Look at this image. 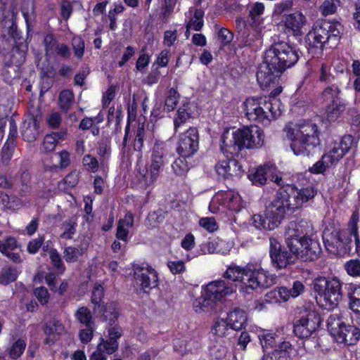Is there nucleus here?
<instances>
[{
    "instance_id": "f257e3e1",
    "label": "nucleus",
    "mask_w": 360,
    "mask_h": 360,
    "mask_svg": "<svg viewBox=\"0 0 360 360\" xmlns=\"http://www.w3.org/2000/svg\"><path fill=\"white\" fill-rule=\"evenodd\" d=\"M297 51L288 43L274 44L265 53L264 63L257 72V79L262 86L275 84L281 73L298 60Z\"/></svg>"
},
{
    "instance_id": "f03ea898",
    "label": "nucleus",
    "mask_w": 360,
    "mask_h": 360,
    "mask_svg": "<svg viewBox=\"0 0 360 360\" xmlns=\"http://www.w3.org/2000/svg\"><path fill=\"white\" fill-rule=\"evenodd\" d=\"M311 224L307 221H290L286 227L284 238L290 252L304 261L317 259L321 248L319 240L313 237Z\"/></svg>"
},
{
    "instance_id": "7ed1b4c3",
    "label": "nucleus",
    "mask_w": 360,
    "mask_h": 360,
    "mask_svg": "<svg viewBox=\"0 0 360 360\" xmlns=\"http://www.w3.org/2000/svg\"><path fill=\"white\" fill-rule=\"evenodd\" d=\"M224 277L233 282H240V290L246 293L269 288L277 281L276 274H270L260 264L252 262L243 267L231 264L227 267Z\"/></svg>"
},
{
    "instance_id": "20e7f679",
    "label": "nucleus",
    "mask_w": 360,
    "mask_h": 360,
    "mask_svg": "<svg viewBox=\"0 0 360 360\" xmlns=\"http://www.w3.org/2000/svg\"><path fill=\"white\" fill-rule=\"evenodd\" d=\"M264 142L262 130L256 125L238 129L231 134L226 129L221 136L222 153L236 155L244 148L261 147Z\"/></svg>"
},
{
    "instance_id": "39448f33",
    "label": "nucleus",
    "mask_w": 360,
    "mask_h": 360,
    "mask_svg": "<svg viewBox=\"0 0 360 360\" xmlns=\"http://www.w3.org/2000/svg\"><path fill=\"white\" fill-rule=\"evenodd\" d=\"M290 148L296 155H308L310 150L319 144L318 127L311 122L295 125L288 131Z\"/></svg>"
},
{
    "instance_id": "423d86ee",
    "label": "nucleus",
    "mask_w": 360,
    "mask_h": 360,
    "mask_svg": "<svg viewBox=\"0 0 360 360\" xmlns=\"http://www.w3.org/2000/svg\"><path fill=\"white\" fill-rule=\"evenodd\" d=\"M280 100L268 102L266 97L248 98L244 102L245 115L250 121L257 122L264 126L281 115Z\"/></svg>"
},
{
    "instance_id": "0eeeda50",
    "label": "nucleus",
    "mask_w": 360,
    "mask_h": 360,
    "mask_svg": "<svg viewBox=\"0 0 360 360\" xmlns=\"http://www.w3.org/2000/svg\"><path fill=\"white\" fill-rule=\"evenodd\" d=\"M314 289L318 295L317 302L324 309H335L342 300V284L337 278H318L314 283Z\"/></svg>"
},
{
    "instance_id": "6e6552de",
    "label": "nucleus",
    "mask_w": 360,
    "mask_h": 360,
    "mask_svg": "<svg viewBox=\"0 0 360 360\" xmlns=\"http://www.w3.org/2000/svg\"><path fill=\"white\" fill-rule=\"evenodd\" d=\"M327 327L338 343L354 345L360 340V329L354 325L345 323V319L341 313L330 314L327 320Z\"/></svg>"
},
{
    "instance_id": "1a4fd4ad",
    "label": "nucleus",
    "mask_w": 360,
    "mask_h": 360,
    "mask_svg": "<svg viewBox=\"0 0 360 360\" xmlns=\"http://www.w3.org/2000/svg\"><path fill=\"white\" fill-rule=\"evenodd\" d=\"M167 146L165 142L157 141L151 150L149 172L147 169L140 171L136 175L141 188L151 186L158 178L161 168L167 162Z\"/></svg>"
},
{
    "instance_id": "9d476101",
    "label": "nucleus",
    "mask_w": 360,
    "mask_h": 360,
    "mask_svg": "<svg viewBox=\"0 0 360 360\" xmlns=\"http://www.w3.org/2000/svg\"><path fill=\"white\" fill-rule=\"evenodd\" d=\"M289 210H294L290 194L286 188L280 189L266 206V214L271 219V227H278Z\"/></svg>"
},
{
    "instance_id": "9b49d317",
    "label": "nucleus",
    "mask_w": 360,
    "mask_h": 360,
    "mask_svg": "<svg viewBox=\"0 0 360 360\" xmlns=\"http://www.w3.org/2000/svg\"><path fill=\"white\" fill-rule=\"evenodd\" d=\"M319 314L311 306L301 312L300 319L294 324V333L300 338H307L321 324Z\"/></svg>"
},
{
    "instance_id": "f8f14e48",
    "label": "nucleus",
    "mask_w": 360,
    "mask_h": 360,
    "mask_svg": "<svg viewBox=\"0 0 360 360\" xmlns=\"http://www.w3.org/2000/svg\"><path fill=\"white\" fill-rule=\"evenodd\" d=\"M133 271L135 280L144 292H149L158 285V274L147 263L134 264Z\"/></svg>"
},
{
    "instance_id": "ddd939ff",
    "label": "nucleus",
    "mask_w": 360,
    "mask_h": 360,
    "mask_svg": "<svg viewBox=\"0 0 360 360\" xmlns=\"http://www.w3.org/2000/svg\"><path fill=\"white\" fill-rule=\"evenodd\" d=\"M103 297V286L100 284H95L91 296V302L94 304V312L96 314L101 316L103 321H106L109 320L110 322H115L119 316L117 305L113 303L104 305L102 302Z\"/></svg>"
},
{
    "instance_id": "4468645a",
    "label": "nucleus",
    "mask_w": 360,
    "mask_h": 360,
    "mask_svg": "<svg viewBox=\"0 0 360 360\" xmlns=\"http://www.w3.org/2000/svg\"><path fill=\"white\" fill-rule=\"evenodd\" d=\"M241 206V198L238 193L233 191H219L212 197L209 209L213 213L219 211L220 207L238 212Z\"/></svg>"
},
{
    "instance_id": "2eb2a0df",
    "label": "nucleus",
    "mask_w": 360,
    "mask_h": 360,
    "mask_svg": "<svg viewBox=\"0 0 360 360\" xmlns=\"http://www.w3.org/2000/svg\"><path fill=\"white\" fill-rule=\"evenodd\" d=\"M329 24H317L307 35V43L309 52L311 53H321L324 44L331 39Z\"/></svg>"
},
{
    "instance_id": "dca6fc26",
    "label": "nucleus",
    "mask_w": 360,
    "mask_h": 360,
    "mask_svg": "<svg viewBox=\"0 0 360 360\" xmlns=\"http://www.w3.org/2000/svg\"><path fill=\"white\" fill-rule=\"evenodd\" d=\"M323 239L325 247L330 253L342 256L347 252L349 239L345 238L340 231L326 230L323 232Z\"/></svg>"
},
{
    "instance_id": "f3484780",
    "label": "nucleus",
    "mask_w": 360,
    "mask_h": 360,
    "mask_svg": "<svg viewBox=\"0 0 360 360\" xmlns=\"http://www.w3.org/2000/svg\"><path fill=\"white\" fill-rule=\"evenodd\" d=\"M198 133L195 128L190 127L180 134L176 152L182 157H191L198 149Z\"/></svg>"
},
{
    "instance_id": "a211bd4d",
    "label": "nucleus",
    "mask_w": 360,
    "mask_h": 360,
    "mask_svg": "<svg viewBox=\"0 0 360 360\" xmlns=\"http://www.w3.org/2000/svg\"><path fill=\"white\" fill-rule=\"evenodd\" d=\"M356 144L351 135H345L339 141H335L330 150L324 154L325 159L332 165L338 163L343 156Z\"/></svg>"
},
{
    "instance_id": "6ab92c4d",
    "label": "nucleus",
    "mask_w": 360,
    "mask_h": 360,
    "mask_svg": "<svg viewBox=\"0 0 360 360\" xmlns=\"http://www.w3.org/2000/svg\"><path fill=\"white\" fill-rule=\"evenodd\" d=\"M206 296L216 303L221 302L226 297L234 292L233 286L224 280H217L208 283L205 288Z\"/></svg>"
},
{
    "instance_id": "aec40b11",
    "label": "nucleus",
    "mask_w": 360,
    "mask_h": 360,
    "mask_svg": "<svg viewBox=\"0 0 360 360\" xmlns=\"http://www.w3.org/2000/svg\"><path fill=\"white\" fill-rule=\"evenodd\" d=\"M285 188L290 194L293 209L301 207L304 202L314 198L316 194V191L311 186L298 189L293 185L287 184Z\"/></svg>"
},
{
    "instance_id": "412c9836",
    "label": "nucleus",
    "mask_w": 360,
    "mask_h": 360,
    "mask_svg": "<svg viewBox=\"0 0 360 360\" xmlns=\"http://www.w3.org/2000/svg\"><path fill=\"white\" fill-rule=\"evenodd\" d=\"M223 153L226 155V159L219 161L216 165L215 169L217 174L225 179L240 176L243 172L242 166L236 160L229 158V155L233 156V155Z\"/></svg>"
},
{
    "instance_id": "4be33fe9",
    "label": "nucleus",
    "mask_w": 360,
    "mask_h": 360,
    "mask_svg": "<svg viewBox=\"0 0 360 360\" xmlns=\"http://www.w3.org/2000/svg\"><path fill=\"white\" fill-rule=\"evenodd\" d=\"M122 335V329L115 325L110 327L108 330V336L106 339L101 338L98 347L103 349L107 354H112L118 349V339Z\"/></svg>"
},
{
    "instance_id": "5701e85b",
    "label": "nucleus",
    "mask_w": 360,
    "mask_h": 360,
    "mask_svg": "<svg viewBox=\"0 0 360 360\" xmlns=\"http://www.w3.org/2000/svg\"><path fill=\"white\" fill-rule=\"evenodd\" d=\"M276 170V167L271 164H266L253 168L249 172L248 179L255 186H262L266 184L267 178Z\"/></svg>"
},
{
    "instance_id": "b1692460",
    "label": "nucleus",
    "mask_w": 360,
    "mask_h": 360,
    "mask_svg": "<svg viewBox=\"0 0 360 360\" xmlns=\"http://www.w3.org/2000/svg\"><path fill=\"white\" fill-rule=\"evenodd\" d=\"M292 350L293 348L289 342L283 341L278 345V348H275L271 352L266 351L262 360H280L281 358L291 360Z\"/></svg>"
},
{
    "instance_id": "393cba45",
    "label": "nucleus",
    "mask_w": 360,
    "mask_h": 360,
    "mask_svg": "<svg viewBox=\"0 0 360 360\" xmlns=\"http://www.w3.org/2000/svg\"><path fill=\"white\" fill-rule=\"evenodd\" d=\"M66 138L65 131L46 134L44 138L41 150L44 153H50L55 150L57 144L65 140Z\"/></svg>"
},
{
    "instance_id": "a878e982",
    "label": "nucleus",
    "mask_w": 360,
    "mask_h": 360,
    "mask_svg": "<svg viewBox=\"0 0 360 360\" xmlns=\"http://www.w3.org/2000/svg\"><path fill=\"white\" fill-rule=\"evenodd\" d=\"M227 320L230 328L237 330L245 327L248 318L243 309L235 308L228 314Z\"/></svg>"
},
{
    "instance_id": "bb28decb",
    "label": "nucleus",
    "mask_w": 360,
    "mask_h": 360,
    "mask_svg": "<svg viewBox=\"0 0 360 360\" xmlns=\"http://www.w3.org/2000/svg\"><path fill=\"white\" fill-rule=\"evenodd\" d=\"M65 332V327L60 321L56 320L49 321L44 328V333L47 335L44 341L45 343L47 345L53 344L57 338Z\"/></svg>"
},
{
    "instance_id": "cd10ccee",
    "label": "nucleus",
    "mask_w": 360,
    "mask_h": 360,
    "mask_svg": "<svg viewBox=\"0 0 360 360\" xmlns=\"http://www.w3.org/2000/svg\"><path fill=\"white\" fill-rule=\"evenodd\" d=\"M134 225V215L131 212H127L123 219H120L118 222L116 237L124 242L128 240L129 229Z\"/></svg>"
},
{
    "instance_id": "c85d7f7f",
    "label": "nucleus",
    "mask_w": 360,
    "mask_h": 360,
    "mask_svg": "<svg viewBox=\"0 0 360 360\" xmlns=\"http://www.w3.org/2000/svg\"><path fill=\"white\" fill-rule=\"evenodd\" d=\"M295 257H297L295 254L286 250H280L276 253H273V255L271 256V262L277 269H283L288 264L294 263Z\"/></svg>"
},
{
    "instance_id": "c756f323",
    "label": "nucleus",
    "mask_w": 360,
    "mask_h": 360,
    "mask_svg": "<svg viewBox=\"0 0 360 360\" xmlns=\"http://www.w3.org/2000/svg\"><path fill=\"white\" fill-rule=\"evenodd\" d=\"M359 214L358 211L353 212L348 223L346 229L340 230L345 238L349 239V244L352 243V238L354 239L359 238Z\"/></svg>"
},
{
    "instance_id": "7c9ffc66",
    "label": "nucleus",
    "mask_w": 360,
    "mask_h": 360,
    "mask_svg": "<svg viewBox=\"0 0 360 360\" xmlns=\"http://www.w3.org/2000/svg\"><path fill=\"white\" fill-rule=\"evenodd\" d=\"M290 298L288 288L286 287H277L265 295L266 300L271 303L285 302Z\"/></svg>"
},
{
    "instance_id": "2f4dec72",
    "label": "nucleus",
    "mask_w": 360,
    "mask_h": 360,
    "mask_svg": "<svg viewBox=\"0 0 360 360\" xmlns=\"http://www.w3.org/2000/svg\"><path fill=\"white\" fill-rule=\"evenodd\" d=\"M345 108L346 103L342 101L327 104L326 108V119L329 122H333L336 120L345 110Z\"/></svg>"
},
{
    "instance_id": "473e14b6",
    "label": "nucleus",
    "mask_w": 360,
    "mask_h": 360,
    "mask_svg": "<svg viewBox=\"0 0 360 360\" xmlns=\"http://www.w3.org/2000/svg\"><path fill=\"white\" fill-rule=\"evenodd\" d=\"M258 338L264 352H266V350L268 349H272L274 350L275 348H278V345L281 342L277 341L274 334L264 330L261 331L258 334Z\"/></svg>"
},
{
    "instance_id": "72a5a7b5",
    "label": "nucleus",
    "mask_w": 360,
    "mask_h": 360,
    "mask_svg": "<svg viewBox=\"0 0 360 360\" xmlns=\"http://www.w3.org/2000/svg\"><path fill=\"white\" fill-rule=\"evenodd\" d=\"M340 92L338 86L331 85L323 91L321 97L327 104L342 101L340 98Z\"/></svg>"
},
{
    "instance_id": "f704fd0d",
    "label": "nucleus",
    "mask_w": 360,
    "mask_h": 360,
    "mask_svg": "<svg viewBox=\"0 0 360 360\" xmlns=\"http://www.w3.org/2000/svg\"><path fill=\"white\" fill-rule=\"evenodd\" d=\"M0 202H2L5 208L9 210H19L27 203V202L20 198L16 197L11 198L9 195L3 193L0 195Z\"/></svg>"
},
{
    "instance_id": "c9c22d12",
    "label": "nucleus",
    "mask_w": 360,
    "mask_h": 360,
    "mask_svg": "<svg viewBox=\"0 0 360 360\" xmlns=\"http://www.w3.org/2000/svg\"><path fill=\"white\" fill-rule=\"evenodd\" d=\"M214 302L208 299L206 296V292L203 297L196 299L193 304V309L197 313L209 311L214 307Z\"/></svg>"
},
{
    "instance_id": "e433bc0d",
    "label": "nucleus",
    "mask_w": 360,
    "mask_h": 360,
    "mask_svg": "<svg viewBox=\"0 0 360 360\" xmlns=\"http://www.w3.org/2000/svg\"><path fill=\"white\" fill-rule=\"evenodd\" d=\"M76 319L86 326H94V323L91 311L86 307H81L77 309L75 314Z\"/></svg>"
},
{
    "instance_id": "4c0bfd02",
    "label": "nucleus",
    "mask_w": 360,
    "mask_h": 360,
    "mask_svg": "<svg viewBox=\"0 0 360 360\" xmlns=\"http://www.w3.org/2000/svg\"><path fill=\"white\" fill-rule=\"evenodd\" d=\"M38 127V122L33 119L29 122L27 127L22 129V136L23 139L28 142L34 141L39 134Z\"/></svg>"
},
{
    "instance_id": "58836bf2",
    "label": "nucleus",
    "mask_w": 360,
    "mask_h": 360,
    "mask_svg": "<svg viewBox=\"0 0 360 360\" xmlns=\"http://www.w3.org/2000/svg\"><path fill=\"white\" fill-rule=\"evenodd\" d=\"M229 326L224 319H217L212 328L211 333L216 338H224L229 332Z\"/></svg>"
},
{
    "instance_id": "ea45409f",
    "label": "nucleus",
    "mask_w": 360,
    "mask_h": 360,
    "mask_svg": "<svg viewBox=\"0 0 360 360\" xmlns=\"http://www.w3.org/2000/svg\"><path fill=\"white\" fill-rule=\"evenodd\" d=\"M187 157H182L176 158L172 165V168L177 176H184L189 170L188 164L186 160Z\"/></svg>"
},
{
    "instance_id": "a19ab883",
    "label": "nucleus",
    "mask_w": 360,
    "mask_h": 360,
    "mask_svg": "<svg viewBox=\"0 0 360 360\" xmlns=\"http://www.w3.org/2000/svg\"><path fill=\"white\" fill-rule=\"evenodd\" d=\"M271 219L265 213L264 218L260 214H255L252 217V224L258 229L274 230L276 227H271Z\"/></svg>"
},
{
    "instance_id": "79ce46f5",
    "label": "nucleus",
    "mask_w": 360,
    "mask_h": 360,
    "mask_svg": "<svg viewBox=\"0 0 360 360\" xmlns=\"http://www.w3.org/2000/svg\"><path fill=\"white\" fill-rule=\"evenodd\" d=\"M74 95L70 90H63L59 95V103L60 108L66 112L68 111L73 102Z\"/></svg>"
},
{
    "instance_id": "37998d69",
    "label": "nucleus",
    "mask_w": 360,
    "mask_h": 360,
    "mask_svg": "<svg viewBox=\"0 0 360 360\" xmlns=\"http://www.w3.org/2000/svg\"><path fill=\"white\" fill-rule=\"evenodd\" d=\"M179 94L177 91L174 88H171L168 91L167 95L165 98L164 106L165 110L167 112L172 111L176 106Z\"/></svg>"
},
{
    "instance_id": "c03bdc74",
    "label": "nucleus",
    "mask_w": 360,
    "mask_h": 360,
    "mask_svg": "<svg viewBox=\"0 0 360 360\" xmlns=\"http://www.w3.org/2000/svg\"><path fill=\"white\" fill-rule=\"evenodd\" d=\"M6 1L1 0L4 6L0 8V22H15L17 20L16 15L13 10L5 6Z\"/></svg>"
},
{
    "instance_id": "a18cd8bd",
    "label": "nucleus",
    "mask_w": 360,
    "mask_h": 360,
    "mask_svg": "<svg viewBox=\"0 0 360 360\" xmlns=\"http://www.w3.org/2000/svg\"><path fill=\"white\" fill-rule=\"evenodd\" d=\"M279 29L283 30L288 36L300 37L304 34V24H278Z\"/></svg>"
},
{
    "instance_id": "49530a36",
    "label": "nucleus",
    "mask_w": 360,
    "mask_h": 360,
    "mask_svg": "<svg viewBox=\"0 0 360 360\" xmlns=\"http://www.w3.org/2000/svg\"><path fill=\"white\" fill-rule=\"evenodd\" d=\"M18 277V271L15 269L11 267H6L2 269L0 274V283L3 285H8V283L15 281Z\"/></svg>"
},
{
    "instance_id": "de8ad7c7",
    "label": "nucleus",
    "mask_w": 360,
    "mask_h": 360,
    "mask_svg": "<svg viewBox=\"0 0 360 360\" xmlns=\"http://www.w3.org/2000/svg\"><path fill=\"white\" fill-rule=\"evenodd\" d=\"M83 253L82 249H78L75 247L69 246L64 249L63 257L66 262L74 263L76 262L80 255Z\"/></svg>"
},
{
    "instance_id": "09e8293b",
    "label": "nucleus",
    "mask_w": 360,
    "mask_h": 360,
    "mask_svg": "<svg viewBox=\"0 0 360 360\" xmlns=\"http://www.w3.org/2000/svg\"><path fill=\"white\" fill-rule=\"evenodd\" d=\"M26 347V342L24 340L19 339L15 341L9 350V356L13 359H17L24 352Z\"/></svg>"
},
{
    "instance_id": "8fccbe9b",
    "label": "nucleus",
    "mask_w": 360,
    "mask_h": 360,
    "mask_svg": "<svg viewBox=\"0 0 360 360\" xmlns=\"http://www.w3.org/2000/svg\"><path fill=\"white\" fill-rule=\"evenodd\" d=\"M77 223L72 221H65L62 224L63 232L60 238L66 240L72 239L76 231Z\"/></svg>"
},
{
    "instance_id": "3c124183",
    "label": "nucleus",
    "mask_w": 360,
    "mask_h": 360,
    "mask_svg": "<svg viewBox=\"0 0 360 360\" xmlns=\"http://www.w3.org/2000/svg\"><path fill=\"white\" fill-rule=\"evenodd\" d=\"M145 129L143 124H139L136 131V136L134 142V148L135 150L141 151L143 146V141L145 139Z\"/></svg>"
},
{
    "instance_id": "603ef678",
    "label": "nucleus",
    "mask_w": 360,
    "mask_h": 360,
    "mask_svg": "<svg viewBox=\"0 0 360 360\" xmlns=\"http://www.w3.org/2000/svg\"><path fill=\"white\" fill-rule=\"evenodd\" d=\"M243 25L247 33H244L243 35L249 39V41H253L255 38L259 36V24H239Z\"/></svg>"
},
{
    "instance_id": "864d4df0",
    "label": "nucleus",
    "mask_w": 360,
    "mask_h": 360,
    "mask_svg": "<svg viewBox=\"0 0 360 360\" xmlns=\"http://www.w3.org/2000/svg\"><path fill=\"white\" fill-rule=\"evenodd\" d=\"M17 248V241L13 237L0 240V252L4 255Z\"/></svg>"
},
{
    "instance_id": "5fc2aeb1",
    "label": "nucleus",
    "mask_w": 360,
    "mask_h": 360,
    "mask_svg": "<svg viewBox=\"0 0 360 360\" xmlns=\"http://www.w3.org/2000/svg\"><path fill=\"white\" fill-rule=\"evenodd\" d=\"M190 117L189 113L186 110L185 108H180L178 109L176 116L174 120V125L175 131H177L178 128L181 124L186 122V121Z\"/></svg>"
},
{
    "instance_id": "6e6d98bb",
    "label": "nucleus",
    "mask_w": 360,
    "mask_h": 360,
    "mask_svg": "<svg viewBox=\"0 0 360 360\" xmlns=\"http://www.w3.org/2000/svg\"><path fill=\"white\" fill-rule=\"evenodd\" d=\"M83 165L87 170L91 172H96L99 167V164L97 159L91 155H86L82 159Z\"/></svg>"
},
{
    "instance_id": "4d7b16f0",
    "label": "nucleus",
    "mask_w": 360,
    "mask_h": 360,
    "mask_svg": "<svg viewBox=\"0 0 360 360\" xmlns=\"http://www.w3.org/2000/svg\"><path fill=\"white\" fill-rule=\"evenodd\" d=\"M347 274L352 276H360V260L351 259L345 264Z\"/></svg>"
},
{
    "instance_id": "13d9d810",
    "label": "nucleus",
    "mask_w": 360,
    "mask_h": 360,
    "mask_svg": "<svg viewBox=\"0 0 360 360\" xmlns=\"http://www.w3.org/2000/svg\"><path fill=\"white\" fill-rule=\"evenodd\" d=\"M50 259L53 266L60 271V273H63L65 268L64 266L63 262L61 259L60 254L56 250H52L50 252Z\"/></svg>"
},
{
    "instance_id": "bf43d9fd",
    "label": "nucleus",
    "mask_w": 360,
    "mask_h": 360,
    "mask_svg": "<svg viewBox=\"0 0 360 360\" xmlns=\"http://www.w3.org/2000/svg\"><path fill=\"white\" fill-rule=\"evenodd\" d=\"M330 166H332L331 163L325 159V155H323L321 160L316 162L310 168V172L314 174H320L323 172L328 167Z\"/></svg>"
},
{
    "instance_id": "052dcab7",
    "label": "nucleus",
    "mask_w": 360,
    "mask_h": 360,
    "mask_svg": "<svg viewBox=\"0 0 360 360\" xmlns=\"http://www.w3.org/2000/svg\"><path fill=\"white\" fill-rule=\"evenodd\" d=\"M58 41L52 34H47L44 38L45 49L47 54H54L56 46L58 45Z\"/></svg>"
},
{
    "instance_id": "680f3d73",
    "label": "nucleus",
    "mask_w": 360,
    "mask_h": 360,
    "mask_svg": "<svg viewBox=\"0 0 360 360\" xmlns=\"http://www.w3.org/2000/svg\"><path fill=\"white\" fill-rule=\"evenodd\" d=\"M338 4L333 0H326L320 7L323 15L327 16L336 11Z\"/></svg>"
},
{
    "instance_id": "e2e57ef3",
    "label": "nucleus",
    "mask_w": 360,
    "mask_h": 360,
    "mask_svg": "<svg viewBox=\"0 0 360 360\" xmlns=\"http://www.w3.org/2000/svg\"><path fill=\"white\" fill-rule=\"evenodd\" d=\"M199 224L209 232H214L218 228L214 218L205 217L199 221Z\"/></svg>"
},
{
    "instance_id": "0e129e2a",
    "label": "nucleus",
    "mask_w": 360,
    "mask_h": 360,
    "mask_svg": "<svg viewBox=\"0 0 360 360\" xmlns=\"http://www.w3.org/2000/svg\"><path fill=\"white\" fill-rule=\"evenodd\" d=\"M72 46L75 52V55L82 58L84 51V42L81 37H74L72 39Z\"/></svg>"
},
{
    "instance_id": "69168bd1",
    "label": "nucleus",
    "mask_w": 360,
    "mask_h": 360,
    "mask_svg": "<svg viewBox=\"0 0 360 360\" xmlns=\"http://www.w3.org/2000/svg\"><path fill=\"white\" fill-rule=\"evenodd\" d=\"M187 16L190 18L188 22H202L204 11L201 9L191 8Z\"/></svg>"
},
{
    "instance_id": "338daca9",
    "label": "nucleus",
    "mask_w": 360,
    "mask_h": 360,
    "mask_svg": "<svg viewBox=\"0 0 360 360\" xmlns=\"http://www.w3.org/2000/svg\"><path fill=\"white\" fill-rule=\"evenodd\" d=\"M44 241V236H39L37 238L30 240L27 245V251L30 254H36L42 246Z\"/></svg>"
},
{
    "instance_id": "774afa93",
    "label": "nucleus",
    "mask_w": 360,
    "mask_h": 360,
    "mask_svg": "<svg viewBox=\"0 0 360 360\" xmlns=\"http://www.w3.org/2000/svg\"><path fill=\"white\" fill-rule=\"evenodd\" d=\"M79 182V173L76 171L70 172L63 179V184L67 185L65 188H72Z\"/></svg>"
}]
</instances>
